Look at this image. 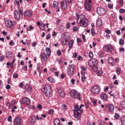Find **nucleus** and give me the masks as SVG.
I'll list each match as a JSON object with an SVG mask.
<instances>
[{"instance_id":"nucleus-1","label":"nucleus","mask_w":125,"mask_h":125,"mask_svg":"<svg viewBox=\"0 0 125 125\" xmlns=\"http://www.w3.org/2000/svg\"><path fill=\"white\" fill-rule=\"evenodd\" d=\"M83 15H80L79 17H78L76 18L77 23L79 24L80 26L82 27H87V23L88 21H87V19L85 18L84 17H83Z\"/></svg>"},{"instance_id":"nucleus-2","label":"nucleus","mask_w":125,"mask_h":125,"mask_svg":"<svg viewBox=\"0 0 125 125\" xmlns=\"http://www.w3.org/2000/svg\"><path fill=\"white\" fill-rule=\"evenodd\" d=\"M41 91L43 94H45L46 96L49 97L51 93V87L49 84L43 85L42 87Z\"/></svg>"},{"instance_id":"nucleus-3","label":"nucleus","mask_w":125,"mask_h":125,"mask_svg":"<svg viewBox=\"0 0 125 125\" xmlns=\"http://www.w3.org/2000/svg\"><path fill=\"white\" fill-rule=\"evenodd\" d=\"M74 117L76 119H77L78 120H80L81 118H82V112L83 110H80V108H79V105L76 104L74 107Z\"/></svg>"},{"instance_id":"nucleus-4","label":"nucleus","mask_w":125,"mask_h":125,"mask_svg":"<svg viewBox=\"0 0 125 125\" xmlns=\"http://www.w3.org/2000/svg\"><path fill=\"white\" fill-rule=\"evenodd\" d=\"M70 95L73 99H79L81 100V94L76 90H72L70 92Z\"/></svg>"},{"instance_id":"nucleus-5","label":"nucleus","mask_w":125,"mask_h":125,"mask_svg":"<svg viewBox=\"0 0 125 125\" xmlns=\"http://www.w3.org/2000/svg\"><path fill=\"white\" fill-rule=\"evenodd\" d=\"M14 17L16 20H20L21 15H23V10L20 8H18V10H16L14 12Z\"/></svg>"},{"instance_id":"nucleus-6","label":"nucleus","mask_w":125,"mask_h":125,"mask_svg":"<svg viewBox=\"0 0 125 125\" xmlns=\"http://www.w3.org/2000/svg\"><path fill=\"white\" fill-rule=\"evenodd\" d=\"M100 86L98 85H94L91 89V92L94 93V94H99L100 93Z\"/></svg>"},{"instance_id":"nucleus-7","label":"nucleus","mask_w":125,"mask_h":125,"mask_svg":"<svg viewBox=\"0 0 125 125\" xmlns=\"http://www.w3.org/2000/svg\"><path fill=\"white\" fill-rule=\"evenodd\" d=\"M84 7L87 11H90L92 8V4L91 0H86L84 2Z\"/></svg>"},{"instance_id":"nucleus-8","label":"nucleus","mask_w":125,"mask_h":125,"mask_svg":"<svg viewBox=\"0 0 125 125\" xmlns=\"http://www.w3.org/2000/svg\"><path fill=\"white\" fill-rule=\"evenodd\" d=\"M103 49L104 50V51H106L107 52H108V51L112 52V51L114 50V48L112 47V45H111V44L108 45L105 44L103 46Z\"/></svg>"},{"instance_id":"nucleus-9","label":"nucleus","mask_w":125,"mask_h":125,"mask_svg":"<svg viewBox=\"0 0 125 125\" xmlns=\"http://www.w3.org/2000/svg\"><path fill=\"white\" fill-rule=\"evenodd\" d=\"M5 25L6 27H10V28H12V27L16 25V22L15 21H11L10 20H7L5 22Z\"/></svg>"},{"instance_id":"nucleus-10","label":"nucleus","mask_w":125,"mask_h":125,"mask_svg":"<svg viewBox=\"0 0 125 125\" xmlns=\"http://www.w3.org/2000/svg\"><path fill=\"white\" fill-rule=\"evenodd\" d=\"M40 57L41 60H43L44 62H47V61L48 60V57H49V56L47 55L45 52H42L40 54Z\"/></svg>"},{"instance_id":"nucleus-11","label":"nucleus","mask_w":125,"mask_h":125,"mask_svg":"<svg viewBox=\"0 0 125 125\" xmlns=\"http://www.w3.org/2000/svg\"><path fill=\"white\" fill-rule=\"evenodd\" d=\"M74 69H75V65L71 64L68 66L67 74L69 76H72L74 74Z\"/></svg>"},{"instance_id":"nucleus-12","label":"nucleus","mask_w":125,"mask_h":125,"mask_svg":"<svg viewBox=\"0 0 125 125\" xmlns=\"http://www.w3.org/2000/svg\"><path fill=\"white\" fill-rule=\"evenodd\" d=\"M98 64V61L97 60L95 59H91L88 62V65L90 67H92L93 66H96Z\"/></svg>"},{"instance_id":"nucleus-13","label":"nucleus","mask_w":125,"mask_h":125,"mask_svg":"<svg viewBox=\"0 0 125 125\" xmlns=\"http://www.w3.org/2000/svg\"><path fill=\"white\" fill-rule=\"evenodd\" d=\"M22 103L24 104V105H30V104H31V100L27 97H24L22 99Z\"/></svg>"},{"instance_id":"nucleus-14","label":"nucleus","mask_w":125,"mask_h":125,"mask_svg":"<svg viewBox=\"0 0 125 125\" xmlns=\"http://www.w3.org/2000/svg\"><path fill=\"white\" fill-rule=\"evenodd\" d=\"M21 117H16L13 121L14 125H21Z\"/></svg>"},{"instance_id":"nucleus-15","label":"nucleus","mask_w":125,"mask_h":125,"mask_svg":"<svg viewBox=\"0 0 125 125\" xmlns=\"http://www.w3.org/2000/svg\"><path fill=\"white\" fill-rule=\"evenodd\" d=\"M97 12L99 15H104L105 14V9L99 7L97 9Z\"/></svg>"},{"instance_id":"nucleus-16","label":"nucleus","mask_w":125,"mask_h":125,"mask_svg":"<svg viewBox=\"0 0 125 125\" xmlns=\"http://www.w3.org/2000/svg\"><path fill=\"white\" fill-rule=\"evenodd\" d=\"M62 8L63 9H66L68 7V4L67 3V1L63 0L62 1Z\"/></svg>"},{"instance_id":"nucleus-17","label":"nucleus","mask_w":125,"mask_h":125,"mask_svg":"<svg viewBox=\"0 0 125 125\" xmlns=\"http://www.w3.org/2000/svg\"><path fill=\"white\" fill-rule=\"evenodd\" d=\"M105 107L107 108L108 110H109L110 112H113V111H114V105L112 104L106 105Z\"/></svg>"},{"instance_id":"nucleus-18","label":"nucleus","mask_w":125,"mask_h":125,"mask_svg":"<svg viewBox=\"0 0 125 125\" xmlns=\"http://www.w3.org/2000/svg\"><path fill=\"white\" fill-rule=\"evenodd\" d=\"M101 98L102 100H104V101L108 100V97L106 94H102L101 96Z\"/></svg>"},{"instance_id":"nucleus-19","label":"nucleus","mask_w":125,"mask_h":125,"mask_svg":"<svg viewBox=\"0 0 125 125\" xmlns=\"http://www.w3.org/2000/svg\"><path fill=\"white\" fill-rule=\"evenodd\" d=\"M32 15V12L31 11H29L26 10L24 12V16H26L27 17H30Z\"/></svg>"},{"instance_id":"nucleus-20","label":"nucleus","mask_w":125,"mask_h":125,"mask_svg":"<svg viewBox=\"0 0 125 125\" xmlns=\"http://www.w3.org/2000/svg\"><path fill=\"white\" fill-rule=\"evenodd\" d=\"M45 52L46 53V55H48L49 57L51 55V50L49 47H46L45 48Z\"/></svg>"},{"instance_id":"nucleus-21","label":"nucleus","mask_w":125,"mask_h":125,"mask_svg":"<svg viewBox=\"0 0 125 125\" xmlns=\"http://www.w3.org/2000/svg\"><path fill=\"white\" fill-rule=\"evenodd\" d=\"M102 25V20L101 18H99L97 21V26L98 27H101Z\"/></svg>"},{"instance_id":"nucleus-22","label":"nucleus","mask_w":125,"mask_h":125,"mask_svg":"<svg viewBox=\"0 0 125 125\" xmlns=\"http://www.w3.org/2000/svg\"><path fill=\"white\" fill-rule=\"evenodd\" d=\"M57 91L61 97H64L65 96V94H64V93L62 92V90L60 89H58Z\"/></svg>"},{"instance_id":"nucleus-23","label":"nucleus","mask_w":125,"mask_h":125,"mask_svg":"<svg viewBox=\"0 0 125 125\" xmlns=\"http://www.w3.org/2000/svg\"><path fill=\"white\" fill-rule=\"evenodd\" d=\"M24 89H25V90H26V91H27L28 92H30V91H32V88L30 86H29V84L25 85Z\"/></svg>"},{"instance_id":"nucleus-24","label":"nucleus","mask_w":125,"mask_h":125,"mask_svg":"<svg viewBox=\"0 0 125 125\" xmlns=\"http://www.w3.org/2000/svg\"><path fill=\"white\" fill-rule=\"evenodd\" d=\"M120 122L121 125H125V116H123L120 118Z\"/></svg>"},{"instance_id":"nucleus-25","label":"nucleus","mask_w":125,"mask_h":125,"mask_svg":"<svg viewBox=\"0 0 125 125\" xmlns=\"http://www.w3.org/2000/svg\"><path fill=\"white\" fill-rule=\"evenodd\" d=\"M116 72L117 75H121V73L122 72V69H121V68L117 67L116 69Z\"/></svg>"},{"instance_id":"nucleus-26","label":"nucleus","mask_w":125,"mask_h":125,"mask_svg":"<svg viewBox=\"0 0 125 125\" xmlns=\"http://www.w3.org/2000/svg\"><path fill=\"white\" fill-rule=\"evenodd\" d=\"M47 80L48 81V82H49L50 83H55V81L54 80V78H52V77H49L47 79Z\"/></svg>"},{"instance_id":"nucleus-27","label":"nucleus","mask_w":125,"mask_h":125,"mask_svg":"<svg viewBox=\"0 0 125 125\" xmlns=\"http://www.w3.org/2000/svg\"><path fill=\"white\" fill-rule=\"evenodd\" d=\"M54 124L55 125H60V121L58 119H55L54 121Z\"/></svg>"},{"instance_id":"nucleus-28","label":"nucleus","mask_w":125,"mask_h":125,"mask_svg":"<svg viewBox=\"0 0 125 125\" xmlns=\"http://www.w3.org/2000/svg\"><path fill=\"white\" fill-rule=\"evenodd\" d=\"M73 44H74V40H71L68 44L69 48H72L73 47Z\"/></svg>"},{"instance_id":"nucleus-29","label":"nucleus","mask_w":125,"mask_h":125,"mask_svg":"<svg viewBox=\"0 0 125 125\" xmlns=\"http://www.w3.org/2000/svg\"><path fill=\"white\" fill-rule=\"evenodd\" d=\"M107 61L110 64H112L114 62V60L113 59V58L112 57H109L108 58Z\"/></svg>"},{"instance_id":"nucleus-30","label":"nucleus","mask_w":125,"mask_h":125,"mask_svg":"<svg viewBox=\"0 0 125 125\" xmlns=\"http://www.w3.org/2000/svg\"><path fill=\"white\" fill-rule=\"evenodd\" d=\"M92 103L94 104V106H97V100L96 99L92 100Z\"/></svg>"},{"instance_id":"nucleus-31","label":"nucleus","mask_w":125,"mask_h":125,"mask_svg":"<svg viewBox=\"0 0 125 125\" xmlns=\"http://www.w3.org/2000/svg\"><path fill=\"white\" fill-rule=\"evenodd\" d=\"M15 104V101H12L10 103V106L9 108H12L13 107V105Z\"/></svg>"},{"instance_id":"nucleus-32","label":"nucleus","mask_w":125,"mask_h":125,"mask_svg":"<svg viewBox=\"0 0 125 125\" xmlns=\"http://www.w3.org/2000/svg\"><path fill=\"white\" fill-rule=\"evenodd\" d=\"M53 5L54 7H57L58 6V2L54 1L53 3Z\"/></svg>"},{"instance_id":"nucleus-33","label":"nucleus","mask_w":125,"mask_h":125,"mask_svg":"<svg viewBox=\"0 0 125 125\" xmlns=\"http://www.w3.org/2000/svg\"><path fill=\"white\" fill-rule=\"evenodd\" d=\"M120 104L121 105V107L123 108H125V101L121 102Z\"/></svg>"},{"instance_id":"nucleus-34","label":"nucleus","mask_w":125,"mask_h":125,"mask_svg":"<svg viewBox=\"0 0 125 125\" xmlns=\"http://www.w3.org/2000/svg\"><path fill=\"white\" fill-rule=\"evenodd\" d=\"M92 67H93V70L94 71V72H97V70H98L97 66L96 65H94Z\"/></svg>"},{"instance_id":"nucleus-35","label":"nucleus","mask_w":125,"mask_h":125,"mask_svg":"<svg viewBox=\"0 0 125 125\" xmlns=\"http://www.w3.org/2000/svg\"><path fill=\"white\" fill-rule=\"evenodd\" d=\"M91 34L92 36H95V31L94 30V28H92L91 31Z\"/></svg>"},{"instance_id":"nucleus-36","label":"nucleus","mask_w":125,"mask_h":125,"mask_svg":"<svg viewBox=\"0 0 125 125\" xmlns=\"http://www.w3.org/2000/svg\"><path fill=\"white\" fill-rule=\"evenodd\" d=\"M44 26H45V24H42L39 26V28L41 30H44V29H45V27H44Z\"/></svg>"},{"instance_id":"nucleus-37","label":"nucleus","mask_w":125,"mask_h":125,"mask_svg":"<svg viewBox=\"0 0 125 125\" xmlns=\"http://www.w3.org/2000/svg\"><path fill=\"white\" fill-rule=\"evenodd\" d=\"M53 113H54V110L53 109H51L49 110L48 114H49L50 115H53Z\"/></svg>"},{"instance_id":"nucleus-38","label":"nucleus","mask_w":125,"mask_h":125,"mask_svg":"<svg viewBox=\"0 0 125 125\" xmlns=\"http://www.w3.org/2000/svg\"><path fill=\"white\" fill-rule=\"evenodd\" d=\"M81 79L83 82H85L86 80V77H85V76L83 75L81 77Z\"/></svg>"},{"instance_id":"nucleus-39","label":"nucleus","mask_w":125,"mask_h":125,"mask_svg":"<svg viewBox=\"0 0 125 125\" xmlns=\"http://www.w3.org/2000/svg\"><path fill=\"white\" fill-rule=\"evenodd\" d=\"M103 73H102V71L101 70H99L97 72V76H101V75H102Z\"/></svg>"},{"instance_id":"nucleus-40","label":"nucleus","mask_w":125,"mask_h":125,"mask_svg":"<svg viewBox=\"0 0 125 125\" xmlns=\"http://www.w3.org/2000/svg\"><path fill=\"white\" fill-rule=\"evenodd\" d=\"M71 27V25L70 24V22H67L65 27L66 29H70V27Z\"/></svg>"},{"instance_id":"nucleus-41","label":"nucleus","mask_w":125,"mask_h":125,"mask_svg":"<svg viewBox=\"0 0 125 125\" xmlns=\"http://www.w3.org/2000/svg\"><path fill=\"white\" fill-rule=\"evenodd\" d=\"M16 109H17V106L16 105L14 106L13 108L11 110V113H14Z\"/></svg>"},{"instance_id":"nucleus-42","label":"nucleus","mask_w":125,"mask_h":125,"mask_svg":"<svg viewBox=\"0 0 125 125\" xmlns=\"http://www.w3.org/2000/svg\"><path fill=\"white\" fill-rule=\"evenodd\" d=\"M8 122H12V116H9L7 118Z\"/></svg>"},{"instance_id":"nucleus-43","label":"nucleus","mask_w":125,"mask_h":125,"mask_svg":"<svg viewBox=\"0 0 125 125\" xmlns=\"http://www.w3.org/2000/svg\"><path fill=\"white\" fill-rule=\"evenodd\" d=\"M125 43V41L123 39H120L119 40V44H124Z\"/></svg>"},{"instance_id":"nucleus-44","label":"nucleus","mask_w":125,"mask_h":125,"mask_svg":"<svg viewBox=\"0 0 125 125\" xmlns=\"http://www.w3.org/2000/svg\"><path fill=\"white\" fill-rule=\"evenodd\" d=\"M125 10L123 8H121L119 9L120 13H121V14L125 13Z\"/></svg>"},{"instance_id":"nucleus-45","label":"nucleus","mask_w":125,"mask_h":125,"mask_svg":"<svg viewBox=\"0 0 125 125\" xmlns=\"http://www.w3.org/2000/svg\"><path fill=\"white\" fill-rule=\"evenodd\" d=\"M59 30L60 32H63L64 31V26L62 25L60 26V27H59Z\"/></svg>"},{"instance_id":"nucleus-46","label":"nucleus","mask_w":125,"mask_h":125,"mask_svg":"<svg viewBox=\"0 0 125 125\" xmlns=\"http://www.w3.org/2000/svg\"><path fill=\"white\" fill-rule=\"evenodd\" d=\"M108 7L110 9H113V4L109 3V4H108Z\"/></svg>"},{"instance_id":"nucleus-47","label":"nucleus","mask_w":125,"mask_h":125,"mask_svg":"<svg viewBox=\"0 0 125 125\" xmlns=\"http://www.w3.org/2000/svg\"><path fill=\"white\" fill-rule=\"evenodd\" d=\"M3 60H4V56L2 55L0 57V62H2Z\"/></svg>"},{"instance_id":"nucleus-48","label":"nucleus","mask_w":125,"mask_h":125,"mask_svg":"<svg viewBox=\"0 0 125 125\" xmlns=\"http://www.w3.org/2000/svg\"><path fill=\"white\" fill-rule=\"evenodd\" d=\"M57 55L58 56H60V55H61V51H60V50H58L57 51Z\"/></svg>"},{"instance_id":"nucleus-49","label":"nucleus","mask_w":125,"mask_h":125,"mask_svg":"<svg viewBox=\"0 0 125 125\" xmlns=\"http://www.w3.org/2000/svg\"><path fill=\"white\" fill-rule=\"evenodd\" d=\"M37 108L38 109H39L40 110H42V106L41 104H38L37 105Z\"/></svg>"},{"instance_id":"nucleus-50","label":"nucleus","mask_w":125,"mask_h":125,"mask_svg":"<svg viewBox=\"0 0 125 125\" xmlns=\"http://www.w3.org/2000/svg\"><path fill=\"white\" fill-rule=\"evenodd\" d=\"M9 44L10 45H11V46H13V45H14V42L11 40L9 43Z\"/></svg>"},{"instance_id":"nucleus-51","label":"nucleus","mask_w":125,"mask_h":125,"mask_svg":"<svg viewBox=\"0 0 125 125\" xmlns=\"http://www.w3.org/2000/svg\"><path fill=\"white\" fill-rule=\"evenodd\" d=\"M73 58H77L78 57V54L77 53H74L73 55Z\"/></svg>"},{"instance_id":"nucleus-52","label":"nucleus","mask_w":125,"mask_h":125,"mask_svg":"<svg viewBox=\"0 0 125 125\" xmlns=\"http://www.w3.org/2000/svg\"><path fill=\"white\" fill-rule=\"evenodd\" d=\"M13 77L15 79H17V78H18V74L17 73H14L13 74Z\"/></svg>"},{"instance_id":"nucleus-53","label":"nucleus","mask_w":125,"mask_h":125,"mask_svg":"<svg viewBox=\"0 0 125 125\" xmlns=\"http://www.w3.org/2000/svg\"><path fill=\"white\" fill-rule=\"evenodd\" d=\"M30 30H34V27L32 25H30L29 27V29H27V31H30Z\"/></svg>"},{"instance_id":"nucleus-54","label":"nucleus","mask_w":125,"mask_h":125,"mask_svg":"<svg viewBox=\"0 0 125 125\" xmlns=\"http://www.w3.org/2000/svg\"><path fill=\"white\" fill-rule=\"evenodd\" d=\"M114 118L115 119H119V118H120V116H119V114H118V113H116L114 115Z\"/></svg>"},{"instance_id":"nucleus-55","label":"nucleus","mask_w":125,"mask_h":125,"mask_svg":"<svg viewBox=\"0 0 125 125\" xmlns=\"http://www.w3.org/2000/svg\"><path fill=\"white\" fill-rule=\"evenodd\" d=\"M82 39H83V40L84 42H85V41H86L85 40V36H84V35H83V34H82Z\"/></svg>"},{"instance_id":"nucleus-56","label":"nucleus","mask_w":125,"mask_h":125,"mask_svg":"<svg viewBox=\"0 0 125 125\" xmlns=\"http://www.w3.org/2000/svg\"><path fill=\"white\" fill-rule=\"evenodd\" d=\"M51 38V36L50 34H48L47 36L46 37V40H49Z\"/></svg>"},{"instance_id":"nucleus-57","label":"nucleus","mask_w":125,"mask_h":125,"mask_svg":"<svg viewBox=\"0 0 125 125\" xmlns=\"http://www.w3.org/2000/svg\"><path fill=\"white\" fill-rule=\"evenodd\" d=\"M89 56L90 58H92V57H93V54H92V53H91V52H89Z\"/></svg>"},{"instance_id":"nucleus-58","label":"nucleus","mask_w":125,"mask_h":125,"mask_svg":"<svg viewBox=\"0 0 125 125\" xmlns=\"http://www.w3.org/2000/svg\"><path fill=\"white\" fill-rule=\"evenodd\" d=\"M75 80L74 79H72L71 80V83L72 84H75Z\"/></svg>"},{"instance_id":"nucleus-59","label":"nucleus","mask_w":125,"mask_h":125,"mask_svg":"<svg viewBox=\"0 0 125 125\" xmlns=\"http://www.w3.org/2000/svg\"><path fill=\"white\" fill-rule=\"evenodd\" d=\"M116 33L117 34V35H118V36H120V35H121V31H116Z\"/></svg>"},{"instance_id":"nucleus-60","label":"nucleus","mask_w":125,"mask_h":125,"mask_svg":"<svg viewBox=\"0 0 125 125\" xmlns=\"http://www.w3.org/2000/svg\"><path fill=\"white\" fill-rule=\"evenodd\" d=\"M73 31H78V27H77V26L73 27Z\"/></svg>"},{"instance_id":"nucleus-61","label":"nucleus","mask_w":125,"mask_h":125,"mask_svg":"<svg viewBox=\"0 0 125 125\" xmlns=\"http://www.w3.org/2000/svg\"><path fill=\"white\" fill-rule=\"evenodd\" d=\"M119 51L120 52H122V51H125V48H124V47L120 48L119 49Z\"/></svg>"},{"instance_id":"nucleus-62","label":"nucleus","mask_w":125,"mask_h":125,"mask_svg":"<svg viewBox=\"0 0 125 125\" xmlns=\"http://www.w3.org/2000/svg\"><path fill=\"white\" fill-rule=\"evenodd\" d=\"M87 125H95V123L93 122L92 124L90 122H88Z\"/></svg>"},{"instance_id":"nucleus-63","label":"nucleus","mask_w":125,"mask_h":125,"mask_svg":"<svg viewBox=\"0 0 125 125\" xmlns=\"http://www.w3.org/2000/svg\"><path fill=\"white\" fill-rule=\"evenodd\" d=\"M81 69L82 70V71H86V68L83 66L81 67Z\"/></svg>"},{"instance_id":"nucleus-64","label":"nucleus","mask_w":125,"mask_h":125,"mask_svg":"<svg viewBox=\"0 0 125 125\" xmlns=\"http://www.w3.org/2000/svg\"><path fill=\"white\" fill-rule=\"evenodd\" d=\"M77 42H82V39H81L80 38H78L77 39Z\"/></svg>"}]
</instances>
